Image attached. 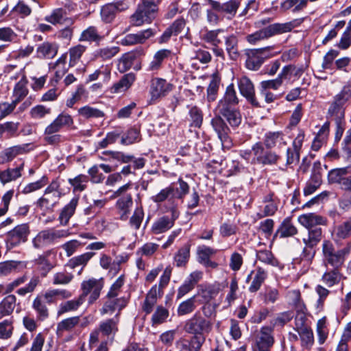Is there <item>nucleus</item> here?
<instances>
[{
  "label": "nucleus",
  "mask_w": 351,
  "mask_h": 351,
  "mask_svg": "<svg viewBox=\"0 0 351 351\" xmlns=\"http://www.w3.org/2000/svg\"><path fill=\"white\" fill-rule=\"evenodd\" d=\"M351 167L348 166L341 168H336L328 172V179L330 183L339 184L340 189L350 194L349 196L344 195L340 201L339 205L343 209L351 206Z\"/></svg>",
  "instance_id": "f257e3e1"
},
{
  "label": "nucleus",
  "mask_w": 351,
  "mask_h": 351,
  "mask_svg": "<svg viewBox=\"0 0 351 351\" xmlns=\"http://www.w3.org/2000/svg\"><path fill=\"white\" fill-rule=\"evenodd\" d=\"M351 250V243L341 249L336 250L334 245L329 241H324L322 243L323 264L324 267L341 269L345 257L348 256Z\"/></svg>",
  "instance_id": "f03ea898"
},
{
  "label": "nucleus",
  "mask_w": 351,
  "mask_h": 351,
  "mask_svg": "<svg viewBox=\"0 0 351 351\" xmlns=\"http://www.w3.org/2000/svg\"><path fill=\"white\" fill-rule=\"evenodd\" d=\"M171 275V268L167 267L163 271L162 275L160 278L158 286L154 285L147 292L145 299L142 304V309L146 314H149L157 302L158 298L161 297L162 294V289L165 288L169 282Z\"/></svg>",
  "instance_id": "7ed1b4c3"
},
{
  "label": "nucleus",
  "mask_w": 351,
  "mask_h": 351,
  "mask_svg": "<svg viewBox=\"0 0 351 351\" xmlns=\"http://www.w3.org/2000/svg\"><path fill=\"white\" fill-rule=\"evenodd\" d=\"M160 0H141L136 11L131 16L132 23L140 26L144 23H150L156 18Z\"/></svg>",
  "instance_id": "20e7f679"
},
{
  "label": "nucleus",
  "mask_w": 351,
  "mask_h": 351,
  "mask_svg": "<svg viewBox=\"0 0 351 351\" xmlns=\"http://www.w3.org/2000/svg\"><path fill=\"white\" fill-rule=\"evenodd\" d=\"M69 234V231L66 230L46 229L39 232L32 242L34 248L40 249Z\"/></svg>",
  "instance_id": "39448f33"
},
{
  "label": "nucleus",
  "mask_w": 351,
  "mask_h": 351,
  "mask_svg": "<svg viewBox=\"0 0 351 351\" xmlns=\"http://www.w3.org/2000/svg\"><path fill=\"white\" fill-rule=\"evenodd\" d=\"M145 55V51L142 47L136 48L126 52L118 59L117 69L121 73H125L134 67V69H141L140 58Z\"/></svg>",
  "instance_id": "423d86ee"
},
{
  "label": "nucleus",
  "mask_w": 351,
  "mask_h": 351,
  "mask_svg": "<svg viewBox=\"0 0 351 351\" xmlns=\"http://www.w3.org/2000/svg\"><path fill=\"white\" fill-rule=\"evenodd\" d=\"M245 66L252 71H257L264 61L271 57L269 47L250 49L246 52Z\"/></svg>",
  "instance_id": "0eeeda50"
},
{
  "label": "nucleus",
  "mask_w": 351,
  "mask_h": 351,
  "mask_svg": "<svg viewBox=\"0 0 351 351\" xmlns=\"http://www.w3.org/2000/svg\"><path fill=\"white\" fill-rule=\"evenodd\" d=\"M30 233L29 226L27 223H22L16 226L6 234V245L8 249H12L26 242Z\"/></svg>",
  "instance_id": "6e6552de"
},
{
  "label": "nucleus",
  "mask_w": 351,
  "mask_h": 351,
  "mask_svg": "<svg viewBox=\"0 0 351 351\" xmlns=\"http://www.w3.org/2000/svg\"><path fill=\"white\" fill-rule=\"evenodd\" d=\"M211 323L195 313L191 319H188L184 325V330L194 335H202L203 332H208L211 330Z\"/></svg>",
  "instance_id": "1a4fd4ad"
},
{
  "label": "nucleus",
  "mask_w": 351,
  "mask_h": 351,
  "mask_svg": "<svg viewBox=\"0 0 351 351\" xmlns=\"http://www.w3.org/2000/svg\"><path fill=\"white\" fill-rule=\"evenodd\" d=\"M103 287L104 279L102 278L99 279L89 278L82 282L81 289L82 293L80 295L84 296V300H85L86 296L90 294L88 302L93 303L99 298Z\"/></svg>",
  "instance_id": "9d476101"
},
{
  "label": "nucleus",
  "mask_w": 351,
  "mask_h": 351,
  "mask_svg": "<svg viewBox=\"0 0 351 351\" xmlns=\"http://www.w3.org/2000/svg\"><path fill=\"white\" fill-rule=\"evenodd\" d=\"M302 72V70L301 69H297L295 66H285L276 79L263 81L262 82V88H277L281 86L283 84V82L289 80L292 74L298 75Z\"/></svg>",
  "instance_id": "9b49d317"
},
{
  "label": "nucleus",
  "mask_w": 351,
  "mask_h": 351,
  "mask_svg": "<svg viewBox=\"0 0 351 351\" xmlns=\"http://www.w3.org/2000/svg\"><path fill=\"white\" fill-rule=\"evenodd\" d=\"M206 1L210 5L213 10L224 13L228 19H232L235 16L240 5L238 0H230L224 3L215 0Z\"/></svg>",
  "instance_id": "f8f14e48"
},
{
  "label": "nucleus",
  "mask_w": 351,
  "mask_h": 351,
  "mask_svg": "<svg viewBox=\"0 0 351 351\" xmlns=\"http://www.w3.org/2000/svg\"><path fill=\"white\" fill-rule=\"evenodd\" d=\"M127 8L128 5L122 1L106 4L101 8V19L106 23H112L118 11H123Z\"/></svg>",
  "instance_id": "ddd939ff"
},
{
  "label": "nucleus",
  "mask_w": 351,
  "mask_h": 351,
  "mask_svg": "<svg viewBox=\"0 0 351 351\" xmlns=\"http://www.w3.org/2000/svg\"><path fill=\"white\" fill-rule=\"evenodd\" d=\"M154 34L152 29H147L136 34H126L120 39L119 43L122 46H132L143 44Z\"/></svg>",
  "instance_id": "4468645a"
},
{
  "label": "nucleus",
  "mask_w": 351,
  "mask_h": 351,
  "mask_svg": "<svg viewBox=\"0 0 351 351\" xmlns=\"http://www.w3.org/2000/svg\"><path fill=\"white\" fill-rule=\"evenodd\" d=\"M205 338L202 335H193L189 340L181 338L176 343L180 351H199Z\"/></svg>",
  "instance_id": "2eb2a0df"
},
{
  "label": "nucleus",
  "mask_w": 351,
  "mask_h": 351,
  "mask_svg": "<svg viewBox=\"0 0 351 351\" xmlns=\"http://www.w3.org/2000/svg\"><path fill=\"white\" fill-rule=\"evenodd\" d=\"M132 206L133 200L130 194H126L118 198L115 208L121 220L126 221L128 219Z\"/></svg>",
  "instance_id": "dca6fc26"
},
{
  "label": "nucleus",
  "mask_w": 351,
  "mask_h": 351,
  "mask_svg": "<svg viewBox=\"0 0 351 351\" xmlns=\"http://www.w3.org/2000/svg\"><path fill=\"white\" fill-rule=\"evenodd\" d=\"M224 104H218L219 113L226 119L230 125L232 127L238 126L241 122L240 112L233 106H228Z\"/></svg>",
  "instance_id": "f3484780"
},
{
  "label": "nucleus",
  "mask_w": 351,
  "mask_h": 351,
  "mask_svg": "<svg viewBox=\"0 0 351 351\" xmlns=\"http://www.w3.org/2000/svg\"><path fill=\"white\" fill-rule=\"evenodd\" d=\"M73 124V120L71 115L61 113L46 127V132L48 134L58 133L62 128L70 127Z\"/></svg>",
  "instance_id": "a211bd4d"
},
{
  "label": "nucleus",
  "mask_w": 351,
  "mask_h": 351,
  "mask_svg": "<svg viewBox=\"0 0 351 351\" xmlns=\"http://www.w3.org/2000/svg\"><path fill=\"white\" fill-rule=\"evenodd\" d=\"M126 304L127 300L123 297L119 298H106V301L100 310V313L102 315H112L117 310L120 311Z\"/></svg>",
  "instance_id": "6ab92c4d"
},
{
  "label": "nucleus",
  "mask_w": 351,
  "mask_h": 351,
  "mask_svg": "<svg viewBox=\"0 0 351 351\" xmlns=\"http://www.w3.org/2000/svg\"><path fill=\"white\" fill-rule=\"evenodd\" d=\"M267 273L263 268L258 267L254 271H252L247 277V282L252 279L249 291L251 293L256 292L267 278Z\"/></svg>",
  "instance_id": "aec40b11"
},
{
  "label": "nucleus",
  "mask_w": 351,
  "mask_h": 351,
  "mask_svg": "<svg viewBox=\"0 0 351 351\" xmlns=\"http://www.w3.org/2000/svg\"><path fill=\"white\" fill-rule=\"evenodd\" d=\"M272 333L273 328L269 326L262 327L255 338L253 346L271 348L274 343Z\"/></svg>",
  "instance_id": "412c9836"
},
{
  "label": "nucleus",
  "mask_w": 351,
  "mask_h": 351,
  "mask_svg": "<svg viewBox=\"0 0 351 351\" xmlns=\"http://www.w3.org/2000/svg\"><path fill=\"white\" fill-rule=\"evenodd\" d=\"M302 22V19H298L285 23H274L267 26L270 36L291 32L295 27H298Z\"/></svg>",
  "instance_id": "4be33fe9"
},
{
  "label": "nucleus",
  "mask_w": 351,
  "mask_h": 351,
  "mask_svg": "<svg viewBox=\"0 0 351 351\" xmlns=\"http://www.w3.org/2000/svg\"><path fill=\"white\" fill-rule=\"evenodd\" d=\"M60 199V197L58 196L44 192L43 197L37 200L36 206L45 213H51Z\"/></svg>",
  "instance_id": "5701e85b"
},
{
  "label": "nucleus",
  "mask_w": 351,
  "mask_h": 351,
  "mask_svg": "<svg viewBox=\"0 0 351 351\" xmlns=\"http://www.w3.org/2000/svg\"><path fill=\"white\" fill-rule=\"evenodd\" d=\"M177 217L178 215L176 213L175 210H173L171 218L167 216L159 218L153 223L152 227V232L154 234H160L167 232L173 226Z\"/></svg>",
  "instance_id": "b1692460"
},
{
  "label": "nucleus",
  "mask_w": 351,
  "mask_h": 351,
  "mask_svg": "<svg viewBox=\"0 0 351 351\" xmlns=\"http://www.w3.org/2000/svg\"><path fill=\"white\" fill-rule=\"evenodd\" d=\"M29 145H16L0 152V164H5L13 160L16 156L27 153Z\"/></svg>",
  "instance_id": "393cba45"
},
{
  "label": "nucleus",
  "mask_w": 351,
  "mask_h": 351,
  "mask_svg": "<svg viewBox=\"0 0 351 351\" xmlns=\"http://www.w3.org/2000/svg\"><path fill=\"white\" fill-rule=\"evenodd\" d=\"M118 318L116 317L115 319H109L100 323L98 329L104 337L110 340L113 339L118 331Z\"/></svg>",
  "instance_id": "a878e982"
},
{
  "label": "nucleus",
  "mask_w": 351,
  "mask_h": 351,
  "mask_svg": "<svg viewBox=\"0 0 351 351\" xmlns=\"http://www.w3.org/2000/svg\"><path fill=\"white\" fill-rule=\"evenodd\" d=\"M299 223L308 229L317 225H325L326 219L323 217L315 213L304 214L298 217Z\"/></svg>",
  "instance_id": "bb28decb"
},
{
  "label": "nucleus",
  "mask_w": 351,
  "mask_h": 351,
  "mask_svg": "<svg viewBox=\"0 0 351 351\" xmlns=\"http://www.w3.org/2000/svg\"><path fill=\"white\" fill-rule=\"evenodd\" d=\"M79 198L73 197L69 204L65 205L62 209L58 220L62 226H66L71 217L74 215L76 207L78 204Z\"/></svg>",
  "instance_id": "cd10ccee"
},
{
  "label": "nucleus",
  "mask_w": 351,
  "mask_h": 351,
  "mask_svg": "<svg viewBox=\"0 0 351 351\" xmlns=\"http://www.w3.org/2000/svg\"><path fill=\"white\" fill-rule=\"evenodd\" d=\"M264 145L268 149L286 145L284 134L282 132H268L265 133Z\"/></svg>",
  "instance_id": "c85d7f7f"
},
{
  "label": "nucleus",
  "mask_w": 351,
  "mask_h": 351,
  "mask_svg": "<svg viewBox=\"0 0 351 351\" xmlns=\"http://www.w3.org/2000/svg\"><path fill=\"white\" fill-rule=\"evenodd\" d=\"M58 46L56 43L44 42L36 49L37 57L39 58H53L57 54Z\"/></svg>",
  "instance_id": "c756f323"
},
{
  "label": "nucleus",
  "mask_w": 351,
  "mask_h": 351,
  "mask_svg": "<svg viewBox=\"0 0 351 351\" xmlns=\"http://www.w3.org/2000/svg\"><path fill=\"white\" fill-rule=\"evenodd\" d=\"M104 39L95 26H89L82 31L80 36L79 40L83 42L99 43Z\"/></svg>",
  "instance_id": "7c9ffc66"
},
{
  "label": "nucleus",
  "mask_w": 351,
  "mask_h": 351,
  "mask_svg": "<svg viewBox=\"0 0 351 351\" xmlns=\"http://www.w3.org/2000/svg\"><path fill=\"white\" fill-rule=\"evenodd\" d=\"M211 124L215 131L217 133L222 144L228 139L229 128L220 117H215L211 121Z\"/></svg>",
  "instance_id": "2f4dec72"
},
{
  "label": "nucleus",
  "mask_w": 351,
  "mask_h": 351,
  "mask_svg": "<svg viewBox=\"0 0 351 351\" xmlns=\"http://www.w3.org/2000/svg\"><path fill=\"white\" fill-rule=\"evenodd\" d=\"M326 271L322 276V280L329 287L339 283L341 280L339 269L325 267Z\"/></svg>",
  "instance_id": "473e14b6"
},
{
  "label": "nucleus",
  "mask_w": 351,
  "mask_h": 351,
  "mask_svg": "<svg viewBox=\"0 0 351 351\" xmlns=\"http://www.w3.org/2000/svg\"><path fill=\"white\" fill-rule=\"evenodd\" d=\"M322 182V174L319 169H314L309 181L304 189L305 195L313 193L321 185Z\"/></svg>",
  "instance_id": "72a5a7b5"
},
{
  "label": "nucleus",
  "mask_w": 351,
  "mask_h": 351,
  "mask_svg": "<svg viewBox=\"0 0 351 351\" xmlns=\"http://www.w3.org/2000/svg\"><path fill=\"white\" fill-rule=\"evenodd\" d=\"M351 97V91L342 90L341 93L336 95L335 100L328 109V112L331 114L338 113L341 107Z\"/></svg>",
  "instance_id": "f704fd0d"
},
{
  "label": "nucleus",
  "mask_w": 351,
  "mask_h": 351,
  "mask_svg": "<svg viewBox=\"0 0 351 351\" xmlns=\"http://www.w3.org/2000/svg\"><path fill=\"white\" fill-rule=\"evenodd\" d=\"M197 300V295H195L191 298L182 302L177 309V313L179 316H183L191 313L196 308V302Z\"/></svg>",
  "instance_id": "c9c22d12"
},
{
  "label": "nucleus",
  "mask_w": 351,
  "mask_h": 351,
  "mask_svg": "<svg viewBox=\"0 0 351 351\" xmlns=\"http://www.w3.org/2000/svg\"><path fill=\"white\" fill-rule=\"evenodd\" d=\"M16 300L15 295H8L0 302V319L12 313L15 308Z\"/></svg>",
  "instance_id": "e433bc0d"
},
{
  "label": "nucleus",
  "mask_w": 351,
  "mask_h": 351,
  "mask_svg": "<svg viewBox=\"0 0 351 351\" xmlns=\"http://www.w3.org/2000/svg\"><path fill=\"white\" fill-rule=\"evenodd\" d=\"M322 230L321 228L315 227L308 229V235L304 237L302 241L308 247H315L322 239Z\"/></svg>",
  "instance_id": "4c0bfd02"
},
{
  "label": "nucleus",
  "mask_w": 351,
  "mask_h": 351,
  "mask_svg": "<svg viewBox=\"0 0 351 351\" xmlns=\"http://www.w3.org/2000/svg\"><path fill=\"white\" fill-rule=\"evenodd\" d=\"M94 253L86 252L81 255L71 258L67 263V266L73 269L77 267L84 268L93 256Z\"/></svg>",
  "instance_id": "58836bf2"
},
{
  "label": "nucleus",
  "mask_w": 351,
  "mask_h": 351,
  "mask_svg": "<svg viewBox=\"0 0 351 351\" xmlns=\"http://www.w3.org/2000/svg\"><path fill=\"white\" fill-rule=\"evenodd\" d=\"M84 302V296L80 295L76 299L63 302L59 306L58 315H61L66 312L77 310Z\"/></svg>",
  "instance_id": "ea45409f"
},
{
  "label": "nucleus",
  "mask_w": 351,
  "mask_h": 351,
  "mask_svg": "<svg viewBox=\"0 0 351 351\" xmlns=\"http://www.w3.org/2000/svg\"><path fill=\"white\" fill-rule=\"evenodd\" d=\"M86 47L82 45H77L69 49V66L73 67L75 66L79 61L83 53L86 51Z\"/></svg>",
  "instance_id": "a19ab883"
},
{
  "label": "nucleus",
  "mask_w": 351,
  "mask_h": 351,
  "mask_svg": "<svg viewBox=\"0 0 351 351\" xmlns=\"http://www.w3.org/2000/svg\"><path fill=\"white\" fill-rule=\"evenodd\" d=\"M190 258V245H184L174 256V263L178 267H185Z\"/></svg>",
  "instance_id": "79ce46f5"
},
{
  "label": "nucleus",
  "mask_w": 351,
  "mask_h": 351,
  "mask_svg": "<svg viewBox=\"0 0 351 351\" xmlns=\"http://www.w3.org/2000/svg\"><path fill=\"white\" fill-rule=\"evenodd\" d=\"M297 228L292 223L289 217H287L283 220L278 230V233L281 238L294 236L297 234Z\"/></svg>",
  "instance_id": "37998d69"
},
{
  "label": "nucleus",
  "mask_w": 351,
  "mask_h": 351,
  "mask_svg": "<svg viewBox=\"0 0 351 351\" xmlns=\"http://www.w3.org/2000/svg\"><path fill=\"white\" fill-rule=\"evenodd\" d=\"M173 198H175V189L171 185L160 190L156 195L152 196L151 199L156 204H160L166 200L170 201Z\"/></svg>",
  "instance_id": "c03bdc74"
},
{
  "label": "nucleus",
  "mask_w": 351,
  "mask_h": 351,
  "mask_svg": "<svg viewBox=\"0 0 351 351\" xmlns=\"http://www.w3.org/2000/svg\"><path fill=\"white\" fill-rule=\"evenodd\" d=\"M79 322L80 317L77 316L64 319L58 324L56 332L60 335L65 331H70L74 328Z\"/></svg>",
  "instance_id": "a18cd8bd"
},
{
  "label": "nucleus",
  "mask_w": 351,
  "mask_h": 351,
  "mask_svg": "<svg viewBox=\"0 0 351 351\" xmlns=\"http://www.w3.org/2000/svg\"><path fill=\"white\" fill-rule=\"evenodd\" d=\"M335 236L339 239H345L351 236V217L335 227Z\"/></svg>",
  "instance_id": "49530a36"
},
{
  "label": "nucleus",
  "mask_w": 351,
  "mask_h": 351,
  "mask_svg": "<svg viewBox=\"0 0 351 351\" xmlns=\"http://www.w3.org/2000/svg\"><path fill=\"white\" fill-rule=\"evenodd\" d=\"M171 54V51L168 49H161L158 51L150 62L149 69L150 71H156L160 68L162 62L165 59L168 58Z\"/></svg>",
  "instance_id": "de8ad7c7"
},
{
  "label": "nucleus",
  "mask_w": 351,
  "mask_h": 351,
  "mask_svg": "<svg viewBox=\"0 0 351 351\" xmlns=\"http://www.w3.org/2000/svg\"><path fill=\"white\" fill-rule=\"evenodd\" d=\"M237 38L234 35L227 37L225 40L226 51L230 58L234 60H236L239 56V53L237 49Z\"/></svg>",
  "instance_id": "09e8293b"
},
{
  "label": "nucleus",
  "mask_w": 351,
  "mask_h": 351,
  "mask_svg": "<svg viewBox=\"0 0 351 351\" xmlns=\"http://www.w3.org/2000/svg\"><path fill=\"white\" fill-rule=\"evenodd\" d=\"M169 311L162 306H158L152 316V326H157L166 322L169 317Z\"/></svg>",
  "instance_id": "8fccbe9b"
},
{
  "label": "nucleus",
  "mask_w": 351,
  "mask_h": 351,
  "mask_svg": "<svg viewBox=\"0 0 351 351\" xmlns=\"http://www.w3.org/2000/svg\"><path fill=\"white\" fill-rule=\"evenodd\" d=\"M119 51L120 48L117 46L106 47L96 51L95 57L102 60H108L114 57Z\"/></svg>",
  "instance_id": "3c124183"
},
{
  "label": "nucleus",
  "mask_w": 351,
  "mask_h": 351,
  "mask_svg": "<svg viewBox=\"0 0 351 351\" xmlns=\"http://www.w3.org/2000/svg\"><path fill=\"white\" fill-rule=\"evenodd\" d=\"M301 340V345L303 348L310 349L314 343V336L313 330L309 328L298 331Z\"/></svg>",
  "instance_id": "603ef678"
},
{
  "label": "nucleus",
  "mask_w": 351,
  "mask_h": 351,
  "mask_svg": "<svg viewBox=\"0 0 351 351\" xmlns=\"http://www.w3.org/2000/svg\"><path fill=\"white\" fill-rule=\"evenodd\" d=\"M24 168V163H21L16 168H8L4 170L3 184L16 180L21 176V171Z\"/></svg>",
  "instance_id": "864d4df0"
},
{
  "label": "nucleus",
  "mask_w": 351,
  "mask_h": 351,
  "mask_svg": "<svg viewBox=\"0 0 351 351\" xmlns=\"http://www.w3.org/2000/svg\"><path fill=\"white\" fill-rule=\"evenodd\" d=\"M74 276L71 273L66 271L56 272L53 276L52 282L55 285H66L73 279Z\"/></svg>",
  "instance_id": "5fc2aeb1"
},
{
  "label": "nucleus",
  "mask_w": 351,
  "mask_h": 351,
  "mask_svg": "<svg viewBox=\"0 0 351 351\" xmlns=\"http://www.w3.org/2000/svg\"><path fill=\"white\" fill-rule=\"evenodd\" d=\"M270 34L268 27H266L256 32L247 36L246 39L248 43L252 45H255L258 42L270 38Z\"/></svg>",
  "instance_id": "6e6d98bb"
},
{
  "label": "nucleus",
  "mask_w": 351,
  "mask_h": 351,
  "mask_svg": "<svg viewBox=\"0 0 351 351\" xmlns=\"http://www.w3.org/2000/svg\"><path fill=\"white\" fill-rule=\"evenodd\" d=\"M103 154L107 156V158H104V160H108L110 161L114 160L121 161L123 163L129 162L133 158L132 156L125 155L121 152L106 151L103 153Z\"/></svg>",
  "instance_id": "4d7b16f0"
},
{
  "label": "nucleus",
  "mask_w": 351,
  "mask_h": 351,
  "mask_svg": "<svg viewBox=\"0 0 351 351\" xmlns=\"http://www.w3.org/2000/svg\"><path fill=\"white\" fill-rule=\"evenodd\" d=\"M80 115L86 119L103 117L104 114L99 109L85 106L78 110Z\"/></svg>",
  "instance_id": "13d9d810"
},
{
  "label": "nucleus",
  "mask_w": 351,
  "mask_h": 351,
  "mask_svg": "<svg viewBox=\"0 0 351 351\" xmlns=\"http://www.w3.org/2000/svg\"><path fill=\"white\" fill-rule=\"evenodd\" d=\"M124 283L125 278L124 276L121 275L111 285L106 298H118L117 297L120 295Z\"/></svg>",
  "instance_id": "bf43d9fd"
},
{
  "label": "nucleus",
  "mask_w": 351,
  "mask_h": 351,
  "mask_svg": "<svg viewBox=\"0 0 351 351\" xmlns=\"http://www.w3.org/2000/svg\"><path fill=\"white\" fill-rule=\"evenodd\" d=\"M263 202L265 203V205L264 206L263 213H258L259 218L273 215L277 210V206L271 199L270 195L265 197Z\"/></svg>",
  "instance_id": "052dcab7"
},
{
  "label": "nucleus",
  "mask_w": 351,
  "mask_h": 351,
  "mask_svg": "<svg viewBox=\"0 0 351 351\" xmlns=\"http://www.w3.org/2000/svg\"><path fill=\"white\" fill-rule=\"evenodd\" d=\"M287 296L296 311L306 310L304 304L301 300V294L298 290H292L289 291Z\"/></svg>",
  "instance_id": "680f3d73"
},
{
  "label": "nucleus",
  "mask_w": 351,
  "mask_h": 351,
  "mask_svg": "<svg viewBox=\"0 0 351 351\" xmlns=\"http://www.w3.org/2000/svg\"><path fill=\"white\" fill-rule=\"evenodd\" d=\"M110 78V70L108 66L102 67L101 69H97L92 74H90L87 80L92 82L101 79L103 82H108Z\"/></svg>",
  "instance_id": "e2e57ef3"
},
{
  "label": "nucleus",
  "mask_w": 351,
  "mask_h": 351,
  "mask_svg": "<svg viewBox=\"0 0 351 351\" xmlns=\"http://www.w3.org/2000/svg\"><path fill=\"white\" fill-rule=\"evenodd\" d=\"M257 259L267 265L276 266L278 265V261L274 258L272 253L269 250H259L256 252Z\"/></svg>",
  "instance_id": "0e129e2a"
},
{
  "label": "nucleus",
  "mask_w": 351,
  "mask_h": 351,
  "mask_svg": "<svg viewBox=\"0 0 351 351\" xmlns=\"http://www.w3.org/2000/svg\"><path fill=\"white\" fill-rule=\"evenodd\" d=\"M32 306L37 312L40 319L43 320L48 317V309L40 297H36L34 299Z\"/></svg>",
  "instance_id": "69168bd1"
},
{
  "label": "nucleus",
  "mask_w": 351,
  "mask_h": 351,
  "mask_svg": "<svg viewBox=\"0 0 351 351\" xmlns=\"http://www.w3.org/2000/svg\"><path fill=\"white\" fill-rule=\"evenodd\" d=\"M48 182V178L47 176H43L39 180L32 182L26 185L22 193L24 194H27L32 193L34 191H38L45 186Z\"/></svg>",
  "instance_id": "338daca9"
},
{
  "label": "nucleus",
  "mask_w": 351,
  "mask_h": 351,
  "mask_svg": "<svg viewBox=\"0 0 351 351\" xmlns=\"http://www.w3.org/2000/svg\"><path fill=\"white\" fill-rule=\"evenodd\" d=\"M34 262V264L38 267L43 276H45L53 267L44 255L39 256Z\"/></svg>",
  "instance_id": "774afa93"
}]
</instances>
